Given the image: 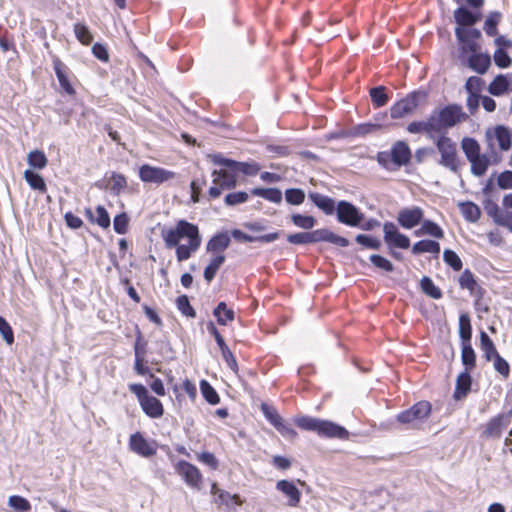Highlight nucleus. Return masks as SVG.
I'll return each mask as SVG.
<instances>
[{"instance_id":"obj_1","label":"nucleus","mask_w":512,"mask_h":512,"mask_svg":"<svg viewBox=\"0 0 512 512\" xmlns=\"http://www.w3.org/2000/svg\"><path fill=\"white\" fill-rule=\"evenodd\" d=\"M161 236L167 248L176 249L178 262L188 260L202 241L198 226L187 220H179L174 227L163 230Z\"/></svg>"},{"instance_id":"obj_2","label":"nucleus","mask_w":512,"mask_h":512,"mask_svg":"<svg viewBox=\"0 0 512 512\" xmlns=\"http://www.w3.org/2000/svg\"><path fill=\"white\" fill-rule=\"evenodd\" d=\"M287 241L294 245H305L318 242H328L339 247H347L349 240L335 234L326 228L316 229L310 232H298L287 236Z\"/></svg>"},{"instance_id":"obj_3","label":"nucleus","mask_w":512,"mask_h":512,"mask_svg":"<svg viewBox=\"0 0 512 512\" xmlns=\"http://www.w3.org/2000/svg\"><path fill=\"white\" fill-rule=\"evenodd\" d=\"M430 117L434 131L441 133L465 121L468 116L460 105L449 104L439 110L433 111Z\"/></svg>"},{"instance_id":"obj_4","label":"nucleus","mask_w":512,"mask_h":512,"mask_svg":"<svg viewBox=\"0 0 512 512\" xmlns=\"http://www.w3.org/2000/svg\"><path fill=\"white\" fill-rule=\"evenodd\" d=\"M412 157L411 150L405 141H396L390 151H380L377 153L376 160L384 168L390 169L393 163L397 167L407 165Z\"/></svg>"},{"instance_id":"obj_5","label":"nucleus","mask_w":512,"mask_h":512,"mask_svg":"<svg viewBox=\"0 0 512 512\" xmlns=\"http://www.w3.org/2000/svg\"><path fill=\"white\" fill-rule=\"evenodd\" d=\"M428 94L425 91L416 90L407 94L404 98L396 101L390 107V116L392 119H401L411 115L425 101Z\"/></svg>"},{"instance_id":"obj_6","label":"nucleus","mask_w":512,"mask_h":512,"mask_svg":"<svg viewBox=\"0 0 512 512\" xmlns=\"http://www.w3.org/2000/svg\"><path fill=\"white\" fill-rule=\"evenodd\" d=\"M435 144L441 155L439 163L451 171L457 172L461 164L456 143L453 142L451 138L441 135L437 138Z\"/></svg>"},{"instance_id":"obj_7","label":"nucleus","mask_w":512,"mask_h":512,"mask_svg":"<svg viewBox=\"0 0 512 512\" xmlns=\"http://www.w3.org/2000/svg\"><path fill=\"white\" fill-rule=\"evenodd\" d=\"M212 186L208 190L209 199H217L224 190H230L236 187V172H232L227 167L212 172Z\"/></svg>"},{"instance_id":"obj_8","label":"nucleus","mask_w":512,"mask_h":512,"mask_svg":"<svg viewBox=\"0 0 512 512\" xmlns=\"http://www.w3.org/2000/svg\"><path fill=\"white\" fill-rule=\"evenodd\" d=\"M52 64L59 82L60 92L70 97L76 96L77 92L74 87V83H77L78 79L72 73L70 68L58 57L53 58Z\"/></svg>"},{"instance_id":"obj_9","label":"nucleus","mask_w":512,"mask_h":512,"mask_svg":"<svg viewBox=\"0 0 512 512\" xmlns=\"http://www.w3.org/2000/svg\"><path fill=\"white\" fill-rule=\"evenodd\" d=\"M129 390L134 393L147 416H161L163 406L159 399L148 394L146 387L142 384L133 383L129 385Z\"/></svg>"},{"instance_id":"obj_10","label":"nucleus","mask_w":512,"mask_h":512,"mask_svg":"<svg viewBox=\"0 0 512 512\" xmlns=\"http://www.w3.org/2000/svg\"><path fill=\"white\" fill-rule=\"evenodd\" d=\"M337 220L350 227H357L364 219V214L351 202L341 200L336 204Z\"/></svg>"},{"instance_id":"obj_11","label":"nucleus","mask_w":512,"mask_h":512,"mask_svg":"<svg viewBox=\"0 0 512 512\" xmlns=\"http://www.w3.org/2000/svg\"><path fill=\"white\" fill-rule=\"evenodd\" d=\"M211 160L216 165L227 167L232 172L242 173L247 176H255L260 171V165L255 161L239 162L225 158L221 154L212 155Z\"/></svg>"},{"instance_id":"obj_12","label":"nucleus","mask_w":512,"mask_h":512,"mask_svg":"<svg viewBox=\"0 0 512 512\" xmlns=\"http://www.w3.org/2000/svg\"><path fill=\"white\" fill-rule=\"evenodd\" d=\"M174 177L175 173L173 171L161 167L144 164L139 168V178L145 183L162 184Z\"/></svg>"},{"instance_id":"obj_13","label":"nucleus","mask_w":512,"mask_h":512,"mask_svg":"<svg viewBox=\"0 0 512 512\" xmlns=\"http://www.w3.org/2000/svg\"><path fill=\"white\" fill-rule=\"evenodd\" d=\"M484 210L495 224L507 228L512 232V211L501 209L492 199H486L483 203Z\"/></svg>"},{"instance_id":"obj_14","label":"nucleus","mask_w":512,"mask_h":512,"mask_svg":"<svg viewBox=\"0 0 512 512\" xmlns=\"http://www.w3.org/2000/svg\"><path fill=\"white\" fill-rule=\"evenodd\" d=\"M384 241L391 248L408 249L410 247V239L402 234L393 222H385L383 224Z\"/></svg>"},{"instance_id":"obj_15","label":"nucleus","mask_w":512,"mask_h":512,"mask_svg":"<svg viewBox=\"0 0 512 512\" xmlns=\"http://www.w3.org/2000/svg\"><path fill=\"white\" fill-rule=\"evenodd\" d=\"M455 35L463 52H477L479 49L478 39L481 37V32L476 28H462L455 29Z\"/></svg>"},{"instance_id":"obj_16","label":"nucleus","mask_w":512,"mask_h":512,"mask_svg":"<svg viewBox=\"0 0 512 512\" xmlns=\"http://www.w3.org/2000/svg\"><path fill=\"white\" fill-rule=\"evenodd\" d=\"M146 353L147 341L143 339L141 331L137 329L136 340L134 343V370L140 376H145L150 373V369L146 365Z\"/></svg>"},{"instance_id":"obj_17","label":"nucleus","mask_w":512,"mask_h":512,"mask_svg":"<svg viewBox=\"0 0 512 512\" xmlns=\"http://www.w3.org/2000/svg\"><path fill=\"white\" fill-rule=\"evenodd\" d=\"M458 283L461 289L469 291L470 295L475 298V306H478L485 295V290L478 284L475 275L470 269H465L461 273L458 278Z\"/></svg>"},{"instance_id":"obj_18","label":"nucleus","mask_w":512,"mask_h":512,"mask_svg":"<svg viewBox=\"0 0 512 512\" xmlns=\"http://www.w3.org/2000/svg\"><path fill=\"white\" fill-rule=\"evenodd\" d=\"M175 469L187 485L197 490L200 489L202 475L196 466L187 461L181 460L176 464Z\"/></svg>"},{"instance_id":"obj_19","label":"nucleus","mask_w":512,"mask_h":512,"mask_svg":"<svg viewBox=\"0 0 512 512\" xmlns=\"http://www.w3.org/2000/svg\"><path fill=\"white\" fill-rule=\"evenodd\" d=\"M129 448L134 453L149 458L157 452V444L154 441L146 440L140 432H136L130 436Z\"/></svg>"},{"instance_id":"obj_20","label":"nucleus","mask_w":512,"mask_h":512,"mask_svg":"<svg viewBox=\"0 0 512 512\" xmlns=\"http://www.w3.org/2000/svg\"><path fill=\"white\" fill-rule=\"evenodd\" d=\"M424 211L418 206L412 208H404L399 211L397 221L399 225L405 229H411L423 220Z\"/></svg>"},{"instance_id":"obj_21","label":"nucleus","mask_w":512,"mask_h":512,"mask_svg":"<svg viewBox=\"0 0 512 512\" xmlns=\"http://www.w3.org/2000/svg\"><path fill=\"white\" fill-rule=\"evenodd\" d=\"M84 214L89 222L97 224L103 229L110 227V216L104 206L98 205L95 209V213L91 208H85Z\"/></svg>"},{"instance_id":"obj_22","label":"nucleus","mask_w":512,"mask_h":512,"mask_svg":"<svg viewBox=\"0 0 512 512\" xmlns=\"http://www.w3.org/2000/svg\"><path fill=\"white\" fill-rule=\"evenodd\" d=\"M276 489L289 498L287 504L290 507L298 506L301 499V493L293 482L288 480H280L276 484Z\"/></svg>"},{"instance_id":"obj_23","label":"nucleus","mask_w":512,"mask_h":512,"mask_svg":"<svg viewBox=\"0 0 512 512\" xmlns=\"http://www.w3.org/2000/svg\"><path fill=\"white\" fill-rule=\"evenodd\" d=\"M308 197L326 215H332L336 211L335 201L331 197L318 192H311Z\"/></svg>"},{"instance_id":"obj_24","label":"nucleus","mask_w":512,"mask_h":512,"mask_svg":"<svg viewBox=\"0 0 512 512\" xmlns=\"http://www.w3.org/2000/svg\"><path fill=\"white\" fill-rule=\"evenodd\" d=\"M230 242V237L226 232L217 233L207 242L206 250L208 252L216 253V255L223 254V252L229 247Z\"/></svg>"},{"instance_id":"obj_25","label":"nucleus","mask_w":512,"mask_h":512,"mask_svg":"<svg viewBox=\"0 0 512 512\" xmlns=\"http://www.w3.org/2000/svg\"><path fill=\"white\" fill-rule=\"evenodd\" d=\"M468 58V66L478 74H485L491 66V58L488 54L471 52Z\"/></svg>"},{"instance_id":"obj_26","label":"nucleus","mask_w":512,"mask_h":512,"mask_svg":"<svg viewBox=\"0 0 512 512\" xmlns=\"http://www.w3.org/2000/svg\"><path fill=\"white\" fill-rule=\"evenodd\" d=\"M471 385L472 378L470 376V371L460 373L456 379V386L453 393V397L456 400H461L465 398L469 391L471 390Z\"/></svg>"},{"instance_id":"obj_27","label":"nucleus","mask_w":512,"mask_h":512,"mask_svg":"<svg viewBox=\"0 0 512 512\" xmlns=\"http://www.w3.org/2000/svg\"><path fill=\"white\" fill-rule=\"evenodd\" d=\"M318 434L326 437L343 439L348 436V431L344 427L333 422L321 420L320 426H318Z\"/></svg>"},{"instance_id":"obj_28","label":"nucleus","mask_w":512,"mask_h":512,"mask_svg":"<svg viewBox=\"0 0 512 512\" xmlns=\"http://www.w3.org/2000/svg\"><path fill=\"white\" fill-rule=\"evenodd\" d=\"M454 19L458 27L466 28L477 23L480 16L472 13L465 7H459L454 11Z\"/></svg>"},{"instance_id":"obj_29","label":"nucleus","mask_w":512,"mask_h":512,"mask_svg":"<svg viewBox=\"0 0 512 512\" xmlns=\"http://www.w3.org/2000/svg\"><path fill=\"white\" fill-rule=\"evenodd\" d=\"M415 236L429 235L437 239L444 237L443 229L432 220H422L421 227L414 232Z\"/></svg>"},{"instance_id":"obj_30","label":"nucleus","mask_w":512,"mask_h":512,"mask_svg":"<svg viewBox=\"0 0 512 512\" xmlns=\"http://www.w3.org/2000/svg\"><path fill=\"white\" fill-rule=\"evenodd\" d=\"M460 212L468 222L475 223L481 217V210L477 204L471 201L460 202L458 204Z\"/></svg>"},{"instance_id":"obj_31","label":"nucleus","mask_w":512,"mask_h":512,"mask_svg":"<svg viewBox=\"0 0 512 512\" xmlns=\"http://www.w3.org/2000/svg\"><path fill=\"white\" fill-rule=\"evenodd\" d=\"M213 315L217 319L219 325L225 326L235 319V312L233 309L228 308L225 302H219L213 310Z\"/></svg>"},{"instance_id":"obj_32","label":"nucleus","mask_w":512,"mask_h":512,"mask_svg":"<svg viewBox=\"0 0 512 512\" xmlns=\"http://www.w3.org/2000/svg\"><path fill=\"white\" fill-rule=\"evenodd\" d=\"M480 349L486 361H492L497 355H500L496 346L488 334L484 331L480 332Z\"/></svg>"},{"instance_id":"obj_33","label":"nucleus","mask_w":512,"mask_h":512,"mask_svg":"<svg viewBox=\"0 0 512 512\" xmlns=\"http://www.w3.org/2000/svg\"><path fill=\"white\" fill-rule=\"evenodd\" d=\"M461 361L465 371H473L476 368V353L471 342L461 343Z\"/></svg>"},{"instance_id":"obj_34","label":"nucleus","mask_w":512,"mask_h":512,"mask_svg":"<svg viewBox=\"0 0 512 512\" xmlns=\"http://www.w3.org/2000/svg\"><path fill=\"white\" fill-rule=\"evenodd\" d=\"M224 254L215 255L209 262V264L204 269V279L207 283H210L216 276L218 270L225 262Z\"/></svg>"},{"instance_id":"obj_35","label":"nucleus","mask_w":512,"mask_h":512,"mask_svg":"<svg viewBox=\"0 0 512 512\" xmlns=\"http://www.w3.org/2000/svg\"><path fill=\"white\" fill-rule=\"evenodd\" d=\"M251 194L253 196H259L267 201H270L275 204H279L282 201V192L278 188H253L251 189Z\"/></svg>"},{"instance_id":"obj_36","label":"nucleus","mask_w":512,"mask_h":512,"mask_svg":"<svg viewBox=\"0 0 512 512\" xmlns=\"http://www.w3.org/2000/svg\"><path fill=\"white\" fill-rule=\"evenodd\" d=\"M471 163V172L475 176H483L490 166V159L485 154H478L468 160Z\"/></svg>"},{"instance_id":"obj_37","label":"nucleus","mask_w":512,"mask_h":512,"mask_svg":"<svg viewBox=\"0 0 512 512\" xmlns=\"http://www.w3.org/2000/svg\"><path fill=\"white\" fill-rule=\"evenodd\" d=\"M440 252V244L437 241L424 239L416 242L412 246V253L415 255L422 253H432L438 255Z\"/></svg>"},{"instance_id":"obj_38","label":"nucleus","mask_w":512,"mask_h":512,"mask_svg":"<svg viewBox=\"0 0 512 512\" xmlns=\"http://www.w3.org/2000/svg\"><path fill=\"white\" fill-rule=\"evenodd\" d=\"M381 128L382 125L378 123H360L353 126L349 130L348 135L351 137H365L368 134H372L379 131Z\"/></svg>"},{"instance_id":"obj_39","label":"nucleus","mask_w":512,"mask_h":512,"mask_svg":"<svg viewBox=\"0 0 512 512\" xmlns=\"http://www.w3.org/2000/svg\"><path fill=\"white\" fill-rule=\"evenodd\" d=\"M211 493L217 496V501L220 504H224L226 506H229L231 503L238 506L242 505V500L239 495H231L229 492L219 489L216 483L212 484Z\"/></svg>"},{"instance_id":"obj_40","label":"nucleus","mask_w":512,"mask_h":512,"mask_svg":"<svg viewBox=\"0 0 512 512\" xmlns=\"http://www.w3.org/2000/svg\"><path fill=\"white\" fill-rule=\"evenodd\" d=\"M371 102L375 108L385 106L389 101L387 89L385 86L373 87L369 91Z\"/></svg>"},{"instance_id":"obj_41","label":"nucleus","mask_w":512,"mask_h":512,"mask_svg":"<svg viewBox=\"0 0 512 512\" xmlns=\"http://www.w3.org/2000/svg\"><path fill=\"white\" fill-rule=\"evenodd\" d=\"M459 336L461 343L471 342L472 326L470 317L467 313H462L459 316Z\"/></svg>"},{"instance_id":"obj_42","label":"nucleus","mask_w":512,"mask_h":512,"mask_svg":"<svg viewBox=\"0 0 512 512\" xmlns=\"http://www.w3.org/2000/svg\"><path fill=\"white\" fill-rule=\"evenodd\" d=\"M431 413V404L428 401H419L410 409L403 411L399 416H429Z\"/></svg>"},{"instance_id":"obj_43","label":"nucleus","mask_w":512,"mask_h":512,"mask_svg":"<svg viewBox=\"0 0 512 512\" xmlns=\"http://www.w3.org/2000/svg\"><path fill=\"white\" fill-rule=\"evenodd\" d=\"M200 391L203 398L211 405L220 402V397L214 387L205 379L200 381Z\"/></svg>"},{"instance_id":"obj_44","label":"nucleus","mask_w":512,"mask_h":512,"mask_svg":"<svg viewBox=\"0 0 512 512\" xmlns=\"http://www.w3.org/2000/svg\"><path fill=\"white\" fill-rule=\"evenodd\" d=\"M407 131L412 134H416V133L431 134V133L435 132L430 116L426 121H413V122L409 123L407 126Z\"/></svg>"},{"instance_id":"obj_45","label":"nucleus","mask_w":512,"mask_h":512,"mask_svg":"<svg viewBox=\"0 0 512 512\" xmlns=\"http://www.w3.org/2000/svg\"><path fill=\"white\" fill-rule=\"evenodd\" d=\"M509 88V82L504 75H497L489 85V92L494 96L504 94Z\"/></svg>"},{"instance_id":"obj_46","label":"nucleus","mask_w":512,"mask_h":512,"mask_svg":"<svg viewBox=\"0 0 512 512\" xmlns=\"http://www.w3.org/2000/svg\"><path fill=\"white\" fill-rule=\"evenodd\" d=\"M420 286H421L422 291L426 295H428L429 297H431L433 299L438 300V299L442 298V296H443L441 289L439 287H437L433 283V281L427 276H424L421 279Z\"/></svg>"},{"instance_id":"obj_47","label":"nucleus","mask_w":512,"mask_h":512,"mask_svg":"<svg viewBox=\"0 0 512 512\" xmlns=\"http://www.w3.org/2000/svg\"><path fill=\"white\" fill-rule=\"evenodd\" d=\"M495 138L501 150L507 151L511 147V133L508 128L504 126H497L495 128Z\"/></svg>"},{"instance_id":"obj_48","label":"nucleus","mask_w":512,"mask_h":512,"mask_svg":"<svg viewBox=\"0 0 512 512\" xmlns=\"http://www.w3.org/2000/svg\"><path fill=\"white\" fill-rule=\"evenodd\" d=\"M291 222L296 226L304 230H310L316 225V219L311 215H302L299 213L292 214Z\"/></svg>"},{"instance_id":"obj_49","label":"nucleus","mask_w":512,"mask_h":512,"mask_svg":"<svg viewBox=\"0 0 512 512\" xmlns=\"http://www.w3.org/2000/svg\"><path fill=\"white\" fill-rule=\"evenodd\" d=\"M74 33L77 40L85 46L90 45L93 41V35L85 24H74Z\"/></svg>"},{"instance_id":"obj_50","label":"nucleus","mask_w":512,"mask_h":512,"mask_svg":"<svg viewBox=\"0 0 512 512\" xmlns=\"http://www.w3.org/2000/svg\"><path fill=\"white\" fill-rule=\"evenodd\" d=\"M461 146H462L463 152H464L467 160H470L471 158L480 154V145L474 138H470V137L463 138L462 142H461Z\"/></svg>"},{"instance_id":"obj_51","label":"nucleus","mask_w":512,"mask_h":512,"mask_svg":"<svg viewBox=\"0 0 512 512\" xmlns=\"http://www.w3.org/2000/svg\"><path fill=\"white\" fill-rule=\"evenodd\" d=\"M268 420L283 436L292 438L296 435L291 425L287 423L286 418H268Z\"/></svg>"},{"instance_id":"obj_52","label":"nucleus","mask_w":512,"mask_h":512,"mask_svg":"<svg viewBox=\"0 0 512 512\" xmlns=\"http://www.w3.org/2000/svg\"><path fill=\"white\" fill-rule=\"evenodd\" d=\"M443 260L450 268H452L456 272H459L463 267L461 258L455 251L451 249L444 250Z\"/></svg>"},{"instance_id":"obj_53","label":"nucleus","mask_w":512,"mask_h":512,"mask_svg":"<svg viewBox=\"0 0 512 512\" xmlns=\"http://www.w3.org/2000/svg\"><path fill=\"white\" fill-rule=\"evenodd\" d=\"M177 309L186 317L195 318L196 311L191 306L188 296L181 295L176 298Z\"/></svg>"},{"instance_id":"obj_54","label":"nucleus","mask_w":512,"mask_h":512,"mask_svg":"<svg viewBox=\"0 0 512 512\" xmlns=\"http://www.w3.org/2000/svg\"><path fill=\"white\" fill-rule=\"evenodd\" d=\"M285 199L291 205H300L305 200V193L299 188H290L285 191Z\"/></svg>"},{"instance_id":"obj_55","label":"nucleus","mask_w":512,"mask_h":512,"mask_svg":"<svg viewBox=\"0 0 512 512\" xmlns=\"http://www.w3.org/2000/svg\"><path fill=\"white\" fill-rule=\"evenodd\" d=\"M502 429V418H492V420L487 424V427L484 430V434L486 437H499L501 435Z\"/></svg>"},{"instance_id":"obj_56","label":"nucleus","mask_w":512,"mask_h":512,"mask_svg":"<svg viewBox=\"0 0 512 512\" xmlns=\"http://www.w3.org/2000/svg\"><path fill=\"white\" fill-rule=\"evenodd\" d=\"M9 505L16 512H29L31 508L29 501L18 495L9 498Z\"/></svg>"},{"instance_id":"obj_57","label":"nucleus","mask_w":512,"mask_h":512,"mask_svg":"<svg viewBox=\"0 0 512 512\" xmlns=\"http://www.w3.org/2000/svg\"><path fill=\"white\" fill-rule=\"evenodd\" d=\"M248 199H249V195L247 192L238 191V192L228 193L224 198V202L227 206H235V205L246 202Z\"/></svg>"},{"instance_id":"obj_58","label":"nucleus","mask_w":512,"mask_h":512,"mask_svg":"<svg viewBox=\"0 0 512 512\" xmlns=\"http://www.w3.org/2000/svg\"><path fill=\"white\" fill-rule=\"evenodd\" d=\"M111 182V190L116 194H120L127 187V179L120 173L113 172Z\"/></svg>"},{"instance_id":"obj_59","label":"nucleus","mask_w":512,"mask_h":512,"mask_svg":"<svg viewBox=\"0 0 512 512\" xmlns=\"http://www.w3.org/2000/svg\"><path fill=\"white\" fill-rule=\"evenodd\" d=\"M492 361L494 369L505 379L508 378L510 375L509 363L501 355H497Z\"/></svg>"},{"instance_id":"obj_60","label":"nucleus","mask_w":512,"mask_h":512,"mask_svg":"<svg viewBox=\"0 0 512 512\" xmlns=\"http://www.w3.org/2000/svg\"><path fill=\"white\" fill-rule=\"evenodd\" d=\"M129 219L126 213H121L115 216L113 227L117 234H125L128 230Z\"/></svg>"},{"instance_id":"obj_61","label":"nucleus","mask_w":512,"mask_h":512,"mask_svg":"<svg viewBox=\"0 0 512 512\" xmlns=\"http://www.w3.org/2000/svg\"><path fill=\"white\" fill-rule=\"evenodd\" d=\"M370 261L375 267H377L381 270H384L386 272H392L394 269L393 264L388 259H386L385 257H383L381 255H377V254L371 255Z\"/></svg>"},{"instance_id":"obj_62","label":"nucleus","mask_w":512,"mask_h":512,"mask_svg":"<svg viewBox=\"0 0 512 512\" xmlns=\"http://www.w3.org/2000/svg\"><path fill=\"white\" fill-rule=\"evenodd\" d=\"M493 58H494V62L495 64L500 67V68H507L511 65L512 63V60L510 58V56L508 55V53L502 49V48H499L497 49L495 52H494V55H493Z\"/></svg>"},{"instance_id":"obj_63","label":"nucleus","mask_w":512,"mask_h":512,"mask_svg":"<svg viewBox=\"0 0 512 512\" xmlns=\"http://www.w3.org/2000/svg\"><path fill=\"white\" fill-rule=\"evenodd\" d=\"M222 358L224 359L226 365L234 372L238 373L239 367L236 360V357L234 356L233 352L230 350L228 346L224 347L220 350Z\"/></svg>"},{"instance_id":"obj_64","label":"nucleus","mask_w":512,"mask_h":512,"mask_svg":"<svg viewBox=\"0 0 512 512\" xmlns=\"http://www.w3.org/2000/svg\"><path fill=\"white\" fill-rule=\"evenodd\" d=\"M497 185L501 189H512V171L506 170L501 172L497 177Z\"/></svg>"}]
</instances>
